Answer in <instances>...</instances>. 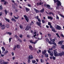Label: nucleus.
<instances>
[{"label":"nucleus","mask_w":64,"mask_h":64,"mask_svg":"<svg viewBox=\"0 0 64 64\" xmlns=\"http://www.w3.org/2000/svg\"><path fill=\"white\" fill-rule=\"evenodd\" d=\"M36 4L38 6H39V5H42V3L41 2H40L39 3L38 2Z\"/></svg>","instance_id":"obj_18"},{"label":"nucleus","mask_w":64,"mask_h":64,"mask_svg":"<svg viewBox=\"0 0 64 64\" xmlns=\"http://www.w3.org/2000/svg\"><path fill=\"white\" fill-rule=\"evenodd\" d=\"M56 19H59V17L57 15H56Z\"/></svg>","instance_id":"obj_60"},{"label":"nucleus","mask_w":64,"mask_h":64,"mask_svg":"<svg viewBox=\"0 0 64 64\" xmlns=\"http://www.w3.org/2000/svg\"><path fill=\"white\" fill-rule=\"evenodd\" d=\"M30 59H29L28 60V63H30Z\"/></svg>","instance_id":"obj_45"},{"label":"nucleus","mask_w":64,"mask_h":64,"mask_svg":"<svg viewBox=\"0 0 64 64\" xmlns=\"http://www.w3.org/2000/svg\"><path fill=\"white\" fill-rule=\"evenodd\" d=\"M28 58L29 59H32L33 58V57L32 55H30L28 56Z\"/></svg>","instance_id":"obj_8"},{"label":"nucleus","mask_w":64,"mask_h":64,"mask_svg":"<svg viewBox=\"0 0 64 64\" xmlns=\"http://www.w3.org/2000/svg\"><path fill=\"white\" fill-rule=\"evenodd\" d=\"M12 56H13L14 55V52H12Z\"/></svg>","instance_id":"obj_61"},{"label":"nucleus","mask_w":64,"mask_h":64,"mask_svg":"<svg viewBox=\"0 0 64 64\" xmlns=\"http://www.w3.org/2000/svg\"><path fill=\"white\" fill-rule=\"evenodd\" d=\"M4 2V5H6V4H8V2H7L6 1H5V2Z\"/></svg>","instance_id":"obj_40"},{"label":"nucleus","mask_w":64,"mask_h":64,"mask_svg":"<svg viewBox=\"0 0 64 64\" xmlns=\"http://www.w3.org/2000/svg\"><path fill=\"white\" fill-rule=\"evenodd\" d=\"M6 33L10 35H12V33L11 32H7Z\"/></svg>","instance_id":"obj_29"},{"label":"nucleus","mask_w":64,"mask_h":64,"mask_svg":"<svg viewBox=\"0 0 64 64\" xmlns=\"http://www.w3.org/2000/svg\"><path fill=\"white\" fill-rule=\"evenodd\" d=\"M34 24V22L33 21H32L30 24V26H32V25H33Z\"/></svg>","instance_id":"obj_22"},{"label":"nucleus","mask_w":64,"mask_h":64,"mask_svg":"<svg viewBox=\"0 0 64 64\" xmlns=\"http://www.w3.org/2000/svg\"><path fill=\"white\" fill-rule=\"evenodd\" d=\"M54 55L55 57L56 56H62L63 55L64 56V52L63 51L62 52H60L58 54H57V51L55 50H54Z\"/></svg>","instance_id":"obj_1"},{"label":"nucleus","mask_w":64,"mask_h":64,"mask_svg":"<svg viewBox=\"0 0 64 64\" xmlns=\"http://www.w3.org/2000/svg\"><path fill=\"white\" fill-rule=\"evenodd\" d=\"M49 14L50 15H51V14H52L53 16H54V14L53 13L51 12H50L49 13Z\"/></svg>","instance_id":"obj_31"},{"label":"nucleus","mask_w":64,"mask_h":64,"mask_svg":"<svg viewBox=\"0 0 64 64\" xmlns=\"http://www.w3.org/2000/svg\"><path fill=\"white\" fill-rule=\"evenodd\" d=\"M48 19H50V20H52L53 19V18L51 16H48Z\"/></svg>","instance_id":"obj_16"},{"label":"nucleus","mask_w":64,"mask_h":64,"mask_svg":"<svg viewBox=\"0 0 64 64\" xmlns=\"http://www.w3.org/2000/svg\"><path fill=\"white\" fill-rule=\"evenodd\" d=\"M11 20L12 21H14V22H16V20L14 18H12L11 19Z\"/></svg>","instance_id":"obj_26"},{"label":"nucleus","mask_w":64,"mask_h":64,"mask_svg":"<svg viewBox=\"0 0 64 64\" xmlns=\"http://www.w3.org/2000/svg\"><path fill=\"white\" fill-rule=\"evenodd\" d=\"M46 6L47 7H48V9H51V8H50V5L48 4H47L46 5Z\"/></svg>","instance_id":"obj_25"},{"label":"nucleus","mask_w":64,"mask_h":64,"mask_svg":"<svg viewBox=\"0 0 64 64\" xmlns=\"http://www.w3.org/2000/svg\"><path fill=\"white\" fill-rule=\"evenodd\" d=\"M51 34H48V37L50 38V37H51Z\"/></svg>","instance_id":"obj_42"},{"label":"nucleus","mask_w":64,"mask_h":64,"mask_svg":"<svg viewBox=\"0 0 64 64\" xmlns=\"http://www.w3.org/2000/svg\"><path fill=\"white\" fill-rule=\"evenodd\" d=\"M41 56L42 57V58H43L44 57V55H43V54Z\"/></svg>","instance_id":"obj_64"},{"label":"nucleus","mask_w":64,"mask_h":64,"mask_svg":"<svg viewBox=\"0 0 64 64\" xmlns=\"http://www.w3.org/2000/svg\"><path fill=\"white\" fill-rule=\"evenodd\" d=\"M6 28H9V24H7L6 25Z\"/></svg>","instance_id":"obj_37"},{"label":"nucleus","mask_w":64,"mask_h":64,"mask_svg":"<svg viewBox=\"0 0 64 64\" xmlns=\"http://www.w3.org/2000/svg\"><path fill=\"white\" fill-rule=\"evenodd\" d=\"M54 2L56 3V2L58 1V0H54Z\"/></svg>","instance_id":"obj_51"},{"label":"nucleus","mask_w":64,"mask_h":64,"mask_svg":"<svg viewBox=\"0 0 64 64\" xmlns=\"http://www.w3.org/2000/svg\"><path fill=\"white\" fill-rule=\"evenodd\" d=\"M48 25H49L50 26L51 25V23H50V22H48Z\"/></svg>","instance_id":"obj_50"},{"label":"nucleus","mask_w":64,"mask_h":64,"mask_svg":"<svg viewBox=\"0 0 64 64\" xmlns=\"http://www.w3.org/2000/svg\"><path fill=\"white\" fill-rule=\"evenodd\" d=\"M56 10H57V9H58V10H59V6H56Z\"/></svg>","instance_id":"obj_56"},{"label":"nucleus","mask_w":64,"mask_h":64,"mask_svg":"<svg viewBox=\"0 0 64 64\" xmlns=\"http://www.w3.org/2000/svg\"><path fill=\"white\" fill-rule=\"evenodd\" d=\"M5 25L4 24L2 25V22L0 23V27H6V26H5Z\"/></svg>","instance_id":"obj_17"},{"label":"nucleus","mask_w":64,"mask_h":64,"mask_svg":"<svg viewBox=\"0 0 64 64\" xmlns=\"http://www.w3.org/2000/svg\"><path fill=\"white\" fill-rule=\"evenodd\" d=\"M12 39V38H9V42H11V39Z\"/></svg>","instance_id":"obj_44"},{"label":"nucleus","mask_w":64,"mask_h":64,"mask_svg":"<svg viewBox=\"0 0 64 64\" xmlns=\"http://www.w3.org/2000/svg\"><path fill=\"white\" fill-rule=\"evenodd\" d=\"M30 43H31V44H35L36 43V42H37L36 41L35 42H33V40H30Z\"/></svg>","instance_id":"obj_12"},{"label":"nucleus","mask_w":64,"mask_h":64,"mask_svg":"<svg viewBox=\"0 0 64 64\" xmlns=\"http://www.w3.org/2000/svg\"><path fill=\"white\" fill-rule=\"evenodd\" d=\"M23 16L24 17L26 20V21L27 22H29V18H28V17H27V16L26 15H24V16Z\"/></svg>","instance_id":"obj_4"},{"label":"nucleus","mask_w":64,"mask_h":64,"mask_svg":"<svg viewBox=\"0 0 64 64\" xmlns=\"http://www.w3.org/2000/svg\"><path fill=\"white\" fill-rule=\"evenodd\" d=\"M32 62L33 64H35L36 63V61L35 60H32Z\"/></svg>","instance_id":"obj_35"},{"label":"nucleus","mask_w":64,"mask_h":64,"mask_svg":"<svg viewBox=\"0 0 64 64\" xmlns=\"http://www.w3.org/2000/svg\"><path fill=\"white\" fill-rule=\"evenodd\" d=\"M52 44L54 45H55V46H57V45H56V44L55 42H52Z\"/></svg>","instance_id":"obj_39"},{"label":"nucleus","mask_w":64,"mask_h":64,"mask_svg":"<svg viewBox=\"0 0 64 64\" xmlns=\"http://www.w3.org/2000/svg\"><path fill=\"white\" fill-rule=\"evenodd\" d=\"M50 55L51 56H53V54L52 53H50Z\"/></svg>","instance_id":"obj_53"},{"label":"nucleus","mask_w":64,"mask_h":64,"mask_svg":"<svg viewBox=\"0 0 64 64\" xmlns=\"http://www.w3.org/2000/svg\"><path fill=\"white\" fill-rule=\"evenodd\" d=\"M18 9H16L15 10V11L16 12H18Z\"/></svg>","instance_id":"obj_63"},{"label":"nucleus","mask_w":64,"mask_h":64,"mask_svg":"<svg viewBox=\"0 0 64 64\" xmlns=\"http://www.w3.org/2000/svg\"><path fill=\"white\" fill-rule=\"evenodd\" d=\"M59 15H60V16L61 17H62L63 18H64V16H63V15L61 14H60Z\"/></svg>","instance_id":"obj_30"},{"label":"nucleus","mask_w":64,"mask_h":64,"mask_svg":"<svg viewBox=\"0 0 64 64\" xmlns=\"http://www.w3.org/2000/svg\"><path fill=\"white\" fill-rule=\"evenodd\" d=\"M48 50H50V51H51V50H53V49H52V48H48Z\"/></svg>","instance_id":"obj_58"},{"label":"nucleus","mask_w":64,"mask_h":64,"mask_svg":"<svg viewBox=\"0 0 64 64\" xmlns=\"http://www.w3.org/2000/svg\"><path fill=\"white\" fill-rule=\"evenodd\" d=\"M56 2H57V4L58 6L59 7L60 6H61L62 4L60 1L58 0V1Z\"/></svg>","instance_id":"obj_5"},{"label":"nucleus","mask_w":64,"mask_h":64,"mask_svg":"<svg viewBox=\"0 0 64 64\" xmlns=\"http://www.w3.org/2000/svg\"><path fill=\"white\" fill-rule=\"evenodd\" d=\"M48 53H49V54H50V53H51V51H50V50H48Z\"/></svg>","instance_id":"obj_47"},{"label":"nucleus","mask_w":64,"mask_h":64,"mask_svg":"<svg viewBox=\"0 0 64 64\" xmlns=\"http://www.w3.org/2000/svg\"><path fill=\"white\" fill-rule=\"evenodd\" d=\"M20 36V38H22L23 37V36H22V34H21L20 36Z\"/></svg>","instance_id":"obj_54"},{"label":"nucleus","mask_w":64,"mask_h":64,"mask_svg":"<svg viewBox=\"0 0 64 64\" xmlns=\"http://www.w3.org/2000/svg\"><path fill=\"white\" fill-rule=\"evenodd\" d=\"M52 31H53L54 32H56V31L55 30V28H52Z\"/></svg>","instance_id":"obj_33"},{"label":"nucleus","mask_w":64,"mask_h":64,"mask_svg":"<svg viewBox=\"0 0 64 64\" xmlns=\"http://www.w3.org/2000/svg\"><path fill=\"white\" fill-rule=\"evenodd\" d=\"M28 46L29 47V49H30V50L31 51H32L33 50V47H32V46L29 45Z\"/></svg>","instance_id":"obj_11"},{"label":"nucleus","mask_w":64,"mask_h":64,"mask_svg":"<svg viewBox=\"0 0 64 64\" xmlns=\"http://www.w3.org/2000/svg\"><path fill=\"white\" fill-rule=\"evenodd\" d=\"M50 28L51 29H53V26H52L51 25L50 26Z\"/></svg>","instance_id":"obj_57"},{"label":"nucleus","mask_w":64,"mask_h":64,"mask_svg":"<svg viewBox=\"0 0 64 64\" xmlns=\"http://www.w3.org/2000/svg\"><path fill=\"white\" fill-rule=\"evenodd\" d=\"M56 29H57V30H61V26H58L57 25L56 27Z\"/></svg>","instance_id":"obj_7"},{"label":"nucleus","mask_w":64,"mask_h":64,"mask_svg":"<svg viewBox=\"0 0 64 64\" xmlns=\"http://www.w3.org/2000/svg\"><path fill=\"white\" fill-rule=\"evenodd\" d=\"M52 58H53V60H56V57L54 56H53Z\"/></svg>","instance_id":"obj_38"},{"label":"nucleus","mask_w":64,"mask_h":64,"mask_svg":"<svg viewBox=\"0 0 64 64\" xmlns=\"http://www.w3.org/2000/svg\"><path fill=\"white\" fill-rule=\"evenodd\" d=\"M52 48L53 49H55L56 48V46H53Z\"/></svg>","instance_id":"obj_62"},{"label":"nucleus","mask_w":64,"mask_h":64,"mask_svg":"<svg viewBox=\"0 0 64 64\" xmlns=\"http://www.w3.org/2000/svg\"><path fill=\"white\" fill-rule=\"evenodd\" d=\"M0 64H8L9 62H4V61L2 59L0 60Z\"/></svg>","instance_id":"obj_3"},{"label":"nucleus","mask_w":64,"mask_h":64,"mask_svg":"<svg viewBox=\"0 0 64 64\" xmlns=\"http://www.w3.org/2000/svg\"><path fill=\"white\" fill-rule=\"evenodd\" d=\"M60 36H61V37H62L63 38H64V35L63 34H60Z\"/></svg>","instance_id":"obj_43"},{"label":"nucleus","mask_w":64,"mask_h":64,"mask_svg":"<svg viewBox=\"0 0 64 64\" xmlns=\"http://www.w3.org/2000/svg\"><path fill=\"white\" fill-rule=\"evenodd\" d=\"M49 40L48 38H46V42H49Z\"/></svg>","instance_id":"obj_49"},{"label":"nucleus","mask_w":64,"mask_h":64,"mask_svg":"<svg viewBox=\"0 0 64 64\" xmlns=\"http://www.w3.org/2000/svg\"><path fill=\"white\" fill-rule=\"evenodd\" d=\"M61 48L63 49L64 50V45H62V46Z\"/></svg>","instance_id":"obj_36"},{"label":"nucleus","mask_w":64,"mask_h":64,"mask_svg":"<svg viewBox=\"0 0 64 64\" xmlns=\"http://www.w3.org/2000/svg\"><path fill=\"white\" fill-rule=\"evenodd\" d=\"M25 8L26 9V12H28V11H30V9L27 7Z\"/></svg>","instance_id":"obj_13"},{"label":"nucleus","mask_w":64,"mask_h":64,"mask_svg":"<svg viewBox=\"0 0 64 64\" xmlns=\"http://www.w3.org/2000/svg\"><path fill=\"white\" fill-rule=\"evenodd\" d=\"M42 23H45V20H42Z\"/></svg>","instance_id":"obj_52"},{"label":"nucleus","mask_w":64,"mask_h":64,"mask_svg":"<svg viewBox=\"0 0 64 64\" xmlns=\"http://www.w3.org/2000/svg\"><path fill=\"white\" fill-rule=\"evenodd\" d=\"M16 48H18V49H20V45L19 44H17L16 46Z\"/></svg>","instance_id":"obj_24"},{"label":"nucleus","mask_w":64,"mask_h":64,"mask_svg":"<svg viewBox=\"0 0 64 64\" xmlns=\"http://www.w3.org/2000/svg\"><path fill=\"white\" fill-rule=\"evenodd\" d=\"M9 52L7 50H6L4 53V55H6V54L7 53H8Z\"/></svg>","instance_id":"obj_21"},{"label":"nucleus","mask_w":64,"mask_h":64,"mask_svg":"<svg viewBox=\"0 0 64 64\" xmlns=\"http://www.w3.org/2000/svg\"><path fill=\"white\" fill-rule=\"evenodd\" d=\"M14 17L15 19H18L19 18V16L18 17H16L15 16H14Z\"/></svg>","instance_id":"obj_27"},{"label":"nucleus","mask_w":64,"mask_h":64,"mask_svg":"<svg viewBox=\"0 0 64 64\" xmlns=\"http://www.w3.org/2000/svg\"><path fill=\"white\" fill-rule=\"evenodd\" d=\"M46 52H47V50H44V51H42V54L43 55H44L46 53Z\"/></svg>","instance_id":"obj_9"},{"label":"nucleus","mask_w":64,"mask_h":64,"mask_svg":"<svg viewBox=\"0 0 64 64\" xmlns=\"http://www.w3.org/2000/svg\"><path fill=\"white\" fill-rule=\"evenodd\" d=\"M44 11V8H42V10H40V12L42 13Z\"/></svg>","instance_id":"obj_20"},{"label":"nucleus","mask_w":64,"mask_h":64,"mask_svg":"<svg viewBox=\"0 0 64 64\" xmlns=\"http://www.w3.org/2000/svg\"><path fill=\"white\" fill-rule=\"evenodd\" d=\"M16 45H14V47H13V50L14 51L15 50V49H16Z\"/></svg>","instance_id":"obj_23"},{"label":"nucleus","mask_w":64,"mask_h":64,"mask_svg":"<svg viewBox=\"0 0 64 64\" xmlns=\"http://www.w3.org/2000/svg\"><path fill=\"white\" fill-rule=\"evenodd\" d=\"M40 62L41 63H44V60L42 59H41L40 60Z\"/></svg>","instance_id":"obj_32"},{"label":"nucleus","mask_w":64,"mask_h":64,"mask_svg":"<svg viewBox=\"0 0 64 64\" xmlns=\"http://www.w3.org/2000/svg\"><path fill=\"white\" fill-rule=\"evenodd\" d=\"M31 27L30 26H27L25 30L26 31H27L28 30H29V29H31Z\"/></svg>","instance_id":"obj_6"},{"label":"nucleus","mask_w":64,"mask_h":64,"mask_svg":"<svg viewBox=\"0 0 64 64\" xmlns=\"http://www.w3.org/2000/svg\"><path fill=\"white\" fill-rule=\"evenodd\" d=\"M4 12L5 13V14L6 15H7V10H4Z\"/></svg>","instance_id":"obj_34"},{"label":"nucleus","mask_w":64,"mask_h":64,"mask_svg":"<svg viewBox=\"0 0 64 64\" xmlns=\"http://www.w3.org/2000/svg\"><path fill=\"white\" fill-rule=\"evenodd\" d=\"M14 36L16 37V39H18V41L20 40V38H19V37H18L17 35H16Z\"/></svg>","instance_id":"obj_15"},{"label":"nucleus","mask_w":64,"mask_h":64,"mask_svg":"<svg viewBox=\"0 0 64 64\" xmlns=\"http://www.w3.org/2000/svg\"><path fill=\"white\" fill-rule=\"evenodd\" d=\"M38 22H36V24L38 26H39L41 28L42 27V26H41V24H42L41 23V20H40V19L38 18Z\"/></svg>","instance_id":"obj_2"},{"label":"nucleus","mask_w":64,"mask_h":64,"mask_svg":"<svg viewBox=\"0 0 64 64\" xmlns=\"http://www.w3.org/2000/svg\"><path fill=\"white\" fill-rule=\"evenodd\" d=\"M27 6H28V7H31V4H28L27 5Z\"/></svg>","instance_id":"obj_59"},{"label":"nucleus","mask_w":64,"mask_h":64,"mask_svg":"<svg viewBox=\"0 0 64 64\" xmlns=\"http://www.w3.org/2000/svg\"><path fill=\"white\" fill-rule=\"evenodd\" d=\"M45 56L46 58H48V54H45Z\"/></svg>","instance_id":"obj_28"},{"label":"nucleus","mask_w":64,"mask_h":64,"mask_svg":"<svg viewBox=\"0 0 64 64\" xmlns=\"http://www.w3.org/2000/svg\"><path fill=\"white\" fill-rule=\"evenodd\" d=\"M51 41H52V42H55V39H52L51 40Z\"/></svg>","instance_id":"obj_46"},{"label":"nucleus","mask_w":64,"mask_h":64,"mask_svg":"<svg viewBox=\"0 0 64 64\" xmlns=\"http://www.w3.org/2000/svg\"><path fill=\"white\" fill-rule=\"evenodd\" d=\"M6 27H2L1 28V29H2V30H4L5 29V28Z\"/></svg>","instance_id":"obj_41"},{"label":"nucleus","mask_w":64,"mask_h":64,"mask_svg":"<svg viewBox=\"0 0 64 64\" xmlns=\"http://www.w3.org/2000/svg\"><path fill=\"white\" fill-rule=\"evenodd\" d=\"M20 29H22L23 28V26H22V25H20Z\"/></svg>","instance_id":"obj_48"},{"label":"nucleus","mask_w":64,"mask_h":64,"mask_svg":"<svg viewBox=\"0 0 64 64\" xmlns=\"http://www.w3.org/2000/svg\"><path fill=\"white\" fill-rule=\"evenodd\" d=\"M5 20L6 21H7V22H10V20L6 18H5Z\"/></svg>","instance_id":"obj_19"},{"label":"nucleus","mask_w":64,"mask_h":64,"mask_svg":"<svg viewBox=\"0 0 64 64\" xmlns=\"http://www.w3.org/2000/svg\"><path fill=\"white\" fill-rule=\"evenodd\" d=\"M34 10L36 12V13H39L40 11L39 10H38L36 9L35 8H34Z\"/></svg>","instance_id":"obj_14"},{"label":"nucleus","mask_w":64,"mask_h":64,"mask_svg":"<svg viewBox=\"0 0 64 64\" xmlns=\"http://www.w3.org/2000/svg\"><path fill=\"white\" fill-rule=\"evenodd\" d=\"M48 43L49 44H52V42L50 41H49L48 42Z\"/></svg>","instance_id":"obj_55"},{"label":"nucleus","mask_w":64,"mask_h":64,"mask_svg":"<svg viewBox=\"0 0 64 64\" xmlns=\"http://www.w3.org/2000/svg\"><path fill=\"white\" fill-rule=\"evenodd\" d=\"M64 42L63 40L60 41V42H58V44H60V45H62Z\"/></svg>","instance_id":"obj_10"}]
</instances>
